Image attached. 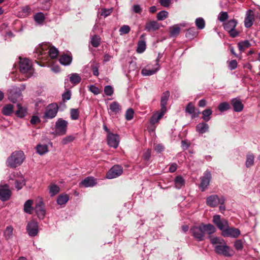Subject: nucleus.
<instances>
[{
  "label": "nucleus",
  "mask_w": 260,
  "mask_h": 260,
  "mask_svg": "<svg viewBox=\"0 0 260 260\" xmlns=\"http://www.w3.org/2000/svg\"><path fill=\"white\" fill-rule=\"evenodd\" d=\"M216 232L215 227L211 224L201 223L199 225L191 227L189 232L191 235L198 241H202L205 239V233L209 235Z\"/></svg>",
  "instance_id": "f257e3e1"
},
{
  "label": "nucleus",
  "mask_w": 260,
  "mask_h": 260,
  "mask_svg": "<svg viewBox=\"0 0 260 260\" xmlns=\"http://www.w3.org/2000/svg\"><path fill=\"white\" fill-rule=\"evenodd\" d=\"M25 155L22 151H16L13 152L7 158V166L11 168H16L19 166L24 161Z\"/></svg>",
  "instance_id": "f03ea898"
},
{
  "label": "nucleus",
  "mask_w": 260,
  "mask_h": 260,
  "mask_svg": "<svg viewBox=\"0 0 260 260\" xmlns=\"http://www.w3.org/2000/svg\"><path fill=\"white\" fill-rule=\"evenodd\" d=\"M20 72L25 74L27 78L34 75V69L32 67V63L27 58H20L19 61Z\"/></svg>",
  "instance_id": "7ed1b4c3"
},
{
  "label": "nucleus",
  "mask_w": 260,
  "mask_h": 260,
  "mask_svg": "<svg viewBox=\"0 0 260 260\" xmlns=\"http://www.w3.org/2000/svg\"><path fill=\"white\" fill-rule=\"evenodd\" d=\"M214 250L217 254L225 257H231L234 254L233 250L225 244L224 241V244L215 245Z\"/></svg>",
  "instance_id": "20e7f679"
},
{
  "label": "nucleus",
  "mask_w": 260,
  "mask_h": 260,
  "mask_svg": "<svg viewBox=\"0 0 260 260\" xmlns=\"http://www.w3.org/2000/svg\"><path fill=\"white\" fill-rule=\"evenodd\" d=\"M225 198L223 196L212 194L207 198L206 203L210 207H216L219 204H224Z\"/></svg>",
  "instance_id": "39448f33"
},
{
  "label": "nucleus",
  "mask_w": 260,
  "mask_h": 260,
  "mask_svg": "<svg viewBox=\"0 0 260 260\" xmlns=\"http://www.w3.org/2000/svg\"><path fill=\"white\" fill-rule=\"evenodd\" d=\"M237 24V20L232 19L225 23L223 25L224 29L228 32L230 36L233 38H235L239 35V32L235 29Z\"/></svg>",
  "instance_id": "423d86ee"
},
{
  "label": "nucleus",
  "mask_w": 260,
  "mask_h": 260,
  "mask_svg": "<svg viewBox=\"0 0 260 260\" xmlns=\"http://www.w3.org/2000/svg\"><path fill=\"white\" fill-rule=\"evenodd\" d=\"M68 122L67 121L59 118L55 123V132L58 135H65L67 132Z\"/></svg>",
  "instance_id": "0eeeda50"
},
{
  "label": "nucleus",
  "mask_w": 260,
  "mask_h": 260,
  "mask_svg": "<svg viewBox=\"0 0 260 260\" xmlns=\"http://www.w3.org/2000/svg\"><path fill=\"white\" fill-rule=\"evenodd\" d=\"M159 63L154 64V65L148 64L141 70V74L143 76L153 75L159 71Z\"/></svg>",
  "instance_id": "6e6552de"
},
{
  "label": "nucleus",
  "mask_w": 260,
  "mask_h": 260,
  "mask_svg": "<svg viewBox=\"0 0 260 260\" xmlns=\"http://www.w3.org/2000/svg\"><path fill=\"white\" fill-rule=\"evenodd\" d=\"M26 230L30 237L37 236L39 232V224L37 221L32 220L29 221L26 225Z\"/></svg>",
  "instance_id": "1a4fd4ad"
},
{
  "label": "nucleus",
  "mask_w": 260,
  "mask_h": 260,
  "mask_svg": "<svg viewBox=\"0 0 260 260\" xmlns=\"http://www.w3.org/2000/svg\"><path fill=\"white\" fill-rule=\"evenodd\" d=\"M58 107L56 104L52 103L49 104L46 107L44 114V117L48 119L54 118L58 112Z\"/></svg>",
  "instance_id": "9d476101"
},
{
  "label": "nucleus",
  "mask_w": 260,
  "mask_h": 260,
  "mask_svg": "<svg viewBox=\"0 0 260 260\" xmlns=\"http://www.w3.org/2000/svg\"><path fill=\"white\" fill-rule=\"evenodd\" d=\"M211 179V174L209 170H206L204 175L201 177V183L200 187L202 191H205L209 185Z\"/></svg>",
  "instance_id": "9b49d317"
},
{
  "label": "nucleus",
  "mask_w": 260,
  "mask_h": 260,
  "mask_svg": "<svg viewBox=\"0 0 260 260\" xmlns=\"http://www.w3.org/2000/svg\"><path fill=\"white\" fill-rule=\"evenodd\" d=\"M35 212L38 218L43 219L46 215V210L45 208V204L42 199L37 201L35 206Z\"/></svg>",
  "instance_id": "f8f14e48"
},
{
  "label": "nucleus",
  "mask_w": 260,
  "mask_h": 260,
  "mask_svg": "<svg viewBox=\"0 0 260 260\" xmlns=\"http://www.w3.org/2000/svg\"><path fill=\"white\" fill-rule=\"evenodd\" d=\"M123 172L122 168L119 165H115L107 172L106 176L108 179H113L118 177Z\"/></svg>",
  "instance_id": "ddd939ff"
},
{
  "label": "nucleus",
  "mask_w": 260,
  "mask_h": 260,
  "mask_svg": "<svg viewBox=\"0 0 260 260\" xmlns=\"http://www.w3.org/2000/svg\"><path fill=\"white\" fill-rule=\"evenodd\" d=\"M11 196V191L9 186L7 184H0V200L3 202L7 201L9 200Z\"/></svg>",
  "instance_id": "4468645a"
},
{
  "label": "nucleus",
  "mask_w": 260,
  "mask_h": 260,
  "mask_svg": "<svg viewBox=\"0 0 260 260\" xmlns=\"http://www.w3.org/2000/svg\"><path fill=\"white\" fill-rule=\"evenodd\" d=\"M241 234V232L239 229L235 228H225L223 230L222 235L223 236L225 237H231L233 238H236L238 237Z\"/></svg>",
  "instance_id": "2eb2a0df"
},
{
  "label": "nucleus",
  "mask_w": 260,
  "mask_h": 260,
  "mask_svg": "<svg viewBox=\"0 0 260 260\" xmlns=\"http://www.w3.org/2000/svg\"><path fill=\"white\" fill-rule=\"evenodd\" d=\"M51 45L49 43H45L40 45L36 50V54L37 55V58L41 59L43 58V55H46L47 53V50H49Z\"/></svg>",
  "instance_id": "dca6fc26"
},
{
  "label": "nucleus",
  "mask_w": 260,
  "mask_h": 260,
  "mask_svg": "<svg viewBox=\"0 0 260 260\" xmlns=\"http://www.w3.org/2000/svg\"><path fill=\"white\" fill-rule=\"evenodd\" d=\"M21 96V92L18 91L17 87H13L9 91L8 99L10 101L13 103H15L18 101V99H20Z\"/></svg>",
  "instance_id": "f3484780"
},
{
  "label": "nucleus",
  "mask_w": 260,
  "mask_h": 260,
  "mask_svg": "<svg viewBox=\"0 0 260 260\" xmlns=\"http://www.w3.org/2000/svg\"><path fill=\"white\" fill-rule=\"evenodd\" d=\"M107 140L108 145L114 148H116L119 145V138L117 134H110L107 135Z\"/></svg>",
  "instance_id": "a211bd4d"
},
{
  "label": "nucleus",
  "mask_w": 260,
  "mask_h": 260,
  "mask_svg": "<svg viewBox=\"0 0 260 260\" xmlns=\"http://www.w3.org/2000/svg\"><path fill=\"white\" fill-rule=\"evenodd\" d=\"M254 20V14L252 10H249L246 12L244 20V25L246 28L250 27L253 23Z\"/></svg>",
  "instance_id": "6ab92c4d"
},
{
  "label": "nucleus",
  "mask_w": 260,
  "mask_h": 260,
  "mask_svg": "<svg viewBox=\"0 0 260 260\" xmlns=\"http://www.w3.org/2000/svg\"><path fill=\"white\" fill-rule=\"evenodd\" d=\"M166 112L167 110L160 108V110L156 111L152 115L150 118V123L152 124H154L158 122V121L163 117Z\"/></svg>",
  "instance_id": "aec40b11"
},
{
  "label": "nucleus",
  "mask_w": 260,
  "mask_h": 260,
  "mask_svg": "<svg viewBox=\"0 0 260 260\" xmlns=\"http://www.w3.org/2000/svg\"><path fill=\"white\" fill-rule=\"evenodd\" d=\"M96 180L92 177H87L80 183V186L91 187L96 184Z\"/></svg>",
  "instance_id": "412c9836"
},
{
  "label": "nucleus",
  "mask_w": 260,
  "mask_h": 260,
  "mask_svg": "<svg viewBox=\"0 0 260 260\" xmlns=\"http://www.w3.org/2000/svg\"><path fill=\"white\" fill-rule=\"evenodd\" d=\"M160 27L159 23L155 20H151L147 22L145 26V29L148 32L154 31L158 30Z\"/></svg>",
  "instance_id": "4be33fe9"
},
{
  "label": "nucleus",
  "mask_w": 260,
  "mask_h": 260,
  "mask_svg": "<svg viewBox=\"0 0 260 260\" xmlns=\"http://www.w3.org/2000/svg\"><path fill=\"white\" fill-rule=\"evenodd\" d=\"M185 112L191 115L192 118L199 116L200 112L197 110L192 103H189L185 108Z\"/></svg>",
  "instance_id": "5701e85b"
},
{
  "label": "nucleus",
  "mask_w": 260,
  "mask_h": 260,
  "mask_svg": "<svg viewBox=\"0 0 260 260\" xmlns=\"http://www.w3.org/2000/svg\"><path fill=\"white\" fill-rule=\"evenodd\" d=\"M232 105L235 112H239L243 110L244 105L239 99H233L231 101Z\"/></svg>",
  "instance_id": "b1692460"
},
{
  "label": "nucleus",
  "mask_w": 260,
  "mask_h": 260,
  "mask_svg": "<svg viewBox=\"0 0 260 260\" xmlns=\"http://www.w3.org/2000/svg\"><path fill=\"white\" fill-rule=\"evenodd\" d=\"M170 94L169 91H166L162 93L160 99L161 109L167 110L166 105L170 97Z\"/></svg>",
  "instance_id": "393cba45"
},
{
  "label": "nucleus",
  "mask_w": 260,
  "mask_h": 260,
  "mask_svg": "<svg viewBox=\"0 0 260 260\" xmlns=\"http://www.w3.org/2000/svg\"><path fill=\"white\" fill-rule=\"evenodd\" d=\"M110 113H114L117 114L121 110V107L117 102H113L109 105Z\"/></svg>",
  "instance_id": "a878e982"
},
{
  "label": "nucleus",
  "mask_w": 260,
  "mask_h": 260,
  "mask_svg": "<svg viewBox=\"0 0 260 260\" xmlns=\"http://www.w3.org/2000/svg\"><path fill=\"white\" fill-rule=\"evenodd\" d=\"M89 67L92 72V74L94 76H98L99 75V69L100 64L95 60H91L89 63Z\"/></svg>",
  "instance_id": "bb28decb"
},
{
  "label": "nucleus",
  "mask_w": 260,
  "mask_h": 260,
  "mask_svg": "<svg viewBox=\"0 0 260 260\" xmlns=\"http://www.w3.org/2000/svg\"><path fill=\"white\" fill-rule=\"evenodd\" d=\"M14 229L12 225L6 227L4 232V236L6 240L8 241L12 239L13 236Z\"/></svg>",
  "instance_id": "cd10ccee"
},
{
  "label": "nucleus",
  "mask_w": 260,
  "mask_h": 260,
  "mask_svg": "<svg viewBox=\"0 0 260 260\" xmlns=\"http://www.w3.org/2000/svg\"><path fill=\"white\" fill-rule=\"evenodd\" d=\"M72 61V57L70 55L63 54L59 58V62L64 66L70 65Z\"/></svg>",
  "instance_id": "c85d7f7f"
},
{
  "label": "nucleus",
  "mask_w": 260,
  "mask_h": 260,
  "mask_svg": "<svg viewBox=\"0 0 260 260\" xmlns=\"http://www.w3.org/2000/svg\"><path fill=\"white\" fill-rule=\"evenodd\" d=\"M17 110L16 111V115L19 118H23L27 113V109L22 107L21 104H17Z\"/></svg>",
  "instance_id": "c756f323"
},
{
  "label": "nucleus",
  "mask_w": 260,
  "mask_h": 260,
  "mask_svg": "<svg viewBox=\"0 0 260 260\" xmlns=\"http://www.w3.org/2000/svg\"><path fill=\"white\" fill-rule=\"evenodd\" d=\"M208 124L205 122H201L196 126V131L200 134H204L208 131Z\"/></svg>",
  "instance_id": "7c9ffc66"
},
{
  "label": "nucleus",
  "mask_w": 260,
  "mask_h": 260,
  "mask_svg": "<svg viewBox=\"0 0 260 260\" xmlns=\"http://www.w3.org/2000/svg\"><path fill=\"white\" fill-rule=\"evenodd\" d=\"M36 149L37 152L41 155L48 152V147L46 144H39L37 145Z\"/></svg>",
  "instance_id": "2f4dec72"
},
{
  "label": "nucleus",
  "mask_w": 260,
  "mask_h": 260,
  "mask_svg": "<svg viewBox=\"0 0 260 260\" xmlns=\"http://www.w3.org/2000/svg\"><path fill=\"white\" fill-rule=\"evenodd\" d=\"M238 47L240 52H243L244 50L251 46V43L248 40H245L240 42L238 43Z\"/></svg>",
  "instance_id": "473e14b6"
},
{
  "label": "nucleus",
  "mask_w": 260,
  "mask_h": 260,
  "mask_svg": "<svg viewBox=\"0 0 260 260\" xmlns=\"http://www.w3.org/2000/svg\"><path fill=\"white\" fill-rule=\"evenodd\" d=\"M175 186L177 189H180L185 184V180L181 176H177L174 180Z\"/></svg>",
  "instance_id": "72a5a7b5"
},
{
  "label": "nucleus",
  "mask_w": 260,
  "mask_h": 260,
  "mask_svg": "<svg viewBox=\"0 0 260 260\" xmlns=\"http://www.w3.org/2000/svg\"><path fill=\"white\" fill-rule=\"evenodd\" d=\"M33 204V201L32 200H27L24 204V211L28 214H31L32 211V205Z\"/></svg>",
  "instance_id": "f704fd0d"
},
{
  "label": "nucleus",
  "mask_w": 260,
  "mask_h": 260,
  "mask_svg": "<svg viewBox=\"0 0 260 260\" xmlns=\"http://www.w3.org/2000/svg\"><path fill=\"white\" fill-rule=\"evenodd\" d=\"M35 22L38 24L41 25L43 23L45 17L42 12H38L36 13L34 16Z\"/></svg>",
  "instance_id": "c9c22d12"
},
{
  "label": "nucleus",
  "mask_w": 260,
  "mask_h": 260,
  "mask_svg": "<svg viewBox=\"0 0 260 260\" xmlns=\"http://www.w3.org/2000/svg\"><path fill=\"white\" fill-rule=\"evenodd\" d=\"M69 76L70 82L74 85L78 84L81 80V77L77 73H72Z\"/></svg>",
  "instance_id": "e433bc0d"
},
{
  "label": "nucleus",
  "mask_w": 260,
  "mask_h": 260,
  "mask_svg": "<svg viewBox=\"0 0 260 260\" xmlns=\"http://www.w3.org/2000/svg\"><path fill=\"white\" fill-rule=\"evenodd\" d=\"M69 200V197L67 194H61L57 199V203L58 205H63L66 204Z\"/></svg>",
  "instance_id": "4c0bfd02"
},
{
  "label": "nucleus",
  "mask_w": 260,
  "mask_h": 260,
  "mask_svg": "<svg viewBox=\"0 0 260 260\" xmlns=\"http://www.w3.org/2000/svg\"><path fill=\"white\" fill-rule=\"evenodd\" d=\"M254 156L252 153H248L246 155V160L245 166L247 168H250L254 164Z\"/></svg>",
  "instance_id": "58836bf2"
},
{
  "label": "nucleus",
  "mask_w": 260,
  "mask_h": 260,
  "mask_svg": "<svg viewBox=\"0 0 260 260\" xmlns=\"http://www.w3.org/2000/svg\"><path fill=\"white\" fill-rule=\"evenodd\" d=\"M101 43V38L98 35H94L90 38V43L91 45L95 48L98 47Z\"/></svg>",
  "instance_id": "ea45409f"
},
{
  "label": "nucleus",
  "mask_w": 260,
  "mask_h": 260,
  "mask_svg": "<svg viewBox=\"0 0 260 260\" xmlns=\"http://www.w3.org/2000/svg\"><path fill=\"white\" fill-rule=\"evenodd\" d=\"M209 238L210 240L211 243L213 245H220L224 244V240L222 238L210 235L209 236Z\"/></svg>",
  "instance_id": "a19ab883"
},
{
  "label": "nucleus",
  "mask_w": 260,
  "mask_h": 260,
  "mask_svg": "<svg viewBox=\"0 0 260 260\" xmlns=\"http://www.w3.org/2000/svg\"><path fill=\"white\" fill-rule=\"evenodd\" d=\"M25 185V179L22 177L19 179H17L15 181V186L16 188L19 190L22 188Z\"/></svg>",
  "instance_id": "79ce46f5"
},
{
  "label": "nucleus",
  "mask_w": 260,
  "mask_h": 260,
  "mask_svg": "<svg viewBox=\"0 0 260 260\" xmlns=\"http://www.w3.org/2000/svg\"><path fill=\"white\" fill-rule=\"evenodd\" d=\"M212 114V111L210 109H207L203 111V119L206 122L209 121L211 119V115Z\"/></svg>",
  "instance_id": "37998d69"
},
{
  "label": "nucleus",
  "mask_w": 260,
  "mask_h": 260,
  "mask_svg": "<svg viewBox=\"0 0 260 260\" xmlns=\"http://www.w3.org/2000/svg\"><path fill=\"white\" fill-rule=\"evenodd\" d=\"M58 50L57 48L54 47V46H52L49 49V50L47 52V53L46 55H49L51 58H55L58 56Z\"/></svg>",
  "instance_id": "c03bdc74"
},
{
  "label": "nucleus",
  "mask_w": 260,
  "mask_h": 260,
  "mask_svg": "<svg viewBox=\"0 0 260 260\" xmlns=\"http://www.w3.org/2000/svg\"><path fill=\"white\" fill-rule=\"evenodd\" d=\"M13 111V106L11 104H8L3 107L2 112L5 115L9 116Z\"/></svg>",
  "instance_id": "a18cd8bd"
},
{
  "label": "nucleus",
  "mask_w": 260,
  "mask_h": 260,
  "mask_svg": "<svg viewBox=\"0 0 260 260\" xmlns=\"http://www.w3.org/2000/svg\"><path fill=\"white\" fill-rule=\"evenodd\" d=\"M195 24L199 29H203L205 27V21L202 17H199L196 19Z\"/></svg>",
  "instance_id": "49530a36"
},
{
  "label": "nucleus",
  "mask_w": 260,
  "mask_h": 260,
  "mask_svg": "<svg viewBox=\"0 0 260 260\" xmlns=\"http://www.w3.org/2000/svg\"><path fill=\"white\" fill-rule=\"evenodd\" d=\"M146 42L144 40H140L138 43L137 52L139 53H143L146 49Z\"/></svg>",
  "instance_id": "de8ad7c7"
},
{
  "label": "nucleus",
  "mask_w": 260,
  "mask_h": 260,
  "mask_svg": "<svg viewBox=\"0 0 260 260\" xmlns=\"http://www.w3.org/2000/svg\"><path fill=\"white\" fill-rule=\"evenodd\" d=\"M49 189L50 196H54L59 192L60 188L57 185L53 184L49 186Z\"/></svg>",
  "instance_id": "09e8293b"
},
{
  "label": "nucleus",
  "mask_w": 260,
  "mask_h": 260,
  "mask_svg": "<svg viewBox=\"0 0 260 260\" xmlns=\"http://www.w3.org/2000/svg\"><path fill=\"white\" fill-rule=\"evenodd\" d=\"M168 14L169 13L167 11H161L157 14V19L159 21L164 20L168 17Z\"/></svg>",
  "instance_id": "8fccbe9b"
},
{
  "label": "nucleus",
  "mask_w": 260,
  "mask_h": 260,
  "mask_svg": "<svg viewBox=\"0 0 260 260\" xmlns=\"http://www.w3.org/2000/svg\"><path fill=\"white\" fill-rule=\"evenodd\" d=\"M198 35V32L196 31L195 27H192L189 28L186 33V36L187 38H189L190 39L193 38L194 37Z\"/></svg>",
  "instance_id": "3c124183"
},
{
  "label": "nucleus",
  "mask_w": 260,
  "mask_h": 260,
  "mask_svg": "<svg viewBox=\"0 0 260 260\" xmlns=\"http://www.w3.org/2000/svg\"><path fill=\"white\" fill-rule=\"evenodd\" d=\"M180 31V28L178 25H174L170 30V36L176 37L177 36Z\"/></svg>",
  "instance_id": "603ef678"
},
{
  "label": "nucleus",
  "mask_w": 260,
  "mask_h": 260,
  "mask_svg": "<svg viewBox=\"0 0 260 260\" xmlns=\"http://www.w3.org/2000/svg\"><path fill=\"white\" fill-rule=\"evenodd\" d=\"M230 109V105L227 102H222L218 106V110L220 112H223Z\"/></svg>",
  "instance_id": "864d4df0"
},
{
  "label": "nucleus",
  "mask_w": 260,
  "mask_h": 260,
  "mask_svg": "<svg viewBox=\"0 0 260 260\" xmlns=\"http://www.w3.org/2000/svg\"><path fill=\"white\" fill-rule=\"evenodd\" d=\"M217 226L222 232L223 230L225 228H228L229 226L228 221L226 219H223L219 222V224L217 225Z\"/></svg>",
  "instance_id": "5fc2aeb1"
},
{
  "label": "nucleus",
  "mask_w": 260,
  "mask_h": 260,
  "mask_svg": "<svg viewBox=\"0 0 260 260\" xmlns=\"http://www.w3.org/2000/svg\"><path fill=\"white\" fill-rule=\"evenodd\" d=\"M134 111L132 108L128 109L125 113V119L127 120H131L134 117Z\"/></svg>",
  "instance_id": "6e6d98bb"
},
{
  "label": "nucleus",
  "mask_w": 260,
  "mask_h": 260,
  "mask_svg": "<svg viewBox=\"0 0 260 260\" xmlns=\"http://www.w3.org/2000/svg\"><path fill=\"white\" fill-rule=\"evenodd\" d=\"M129 72L131 73L132 72H134V75L137 74V63L135 61H131L129 65Z\"/></svg>",
  "instance_id": "4d7b16f0"
},
{
  "label": "nucleus",
  "mask_w": 260,
  "mask_h": 260,
  "mask_svg": "<svg viewBox=\"0 0 260 260\" xmlns=\"http://www.w3.org/2000/svg\"><path fill=\"white\" fill-rule=\"evenodd\" d=\"M131 30L130 27L127 25H122L119 29L120 35L127 34Z\"/></svg>",
  "instance_id": "13d9d810"
},
{
  "label": "nucleus",
  "mask_w": 260,
  "mask_h": 260,
  "mask_svg": "<svg viewBox=\"0 0 260 260\" xmlns=\"http://www.w3.org/2000/svg\"><path fill=\"white\" fill-rule=\"evenodd\" d=\"M234 246L237 250H242L243 248V243L242 241L240 239L236 240L234 242Z\"/></svg>",
  "instance_id": "bf43d9fd"
},
{
  "label": "nucleus",
  "mask_w": 260,
  "mask_h": 260,
  "mask_svg": "<svg viewBox=\"0 0 260 260\" xmlns=\"http://www.w3.org/2000/svg\"><path fill=\"white\" fill-rule=\"evenodd\" d=\"M113 88L110 85H106L104 87V93L108 96H111L113 94Z\"/></svg>",
  "instance_id": "052dcab7"
},
{
  "label": "nucleus",
  "mask_w": 260,
  "mask_h": 260,
  "mask_svg": "<svg viewBox=\"0 0 260 260\" xmlns=\"http://www.w3.org/2000/svg\"><path fill=\"white\" fill-rule=\"evenodd\" d=\"M75 137L73 136L69 135L62 139L61 143L63 145H67L68 143L73 141Z\"/></svg>",
  "instance_id": "680f3d73"
},
{
  "label": "nucleus",
  "mask_w": 260,
  "mask_h": 260,
  "mask_svg": "<svg viewBox=\"0 0 260 260\" xmlns=\"http://www.w3.org/2000/svg\"><path fill=\"white\" fill-rule=\"evenodd\" d=\"M70 114L72 120H77L79 117V111L77 109H72Z\"/></svg>",
  "instance_id": "e2e57ef3"
},
{
  "label": "nucleus",
  "mask_w": 260,
  "mask_h": 260,
  "mask_svg": "<svg viewBox=\"0 0 260 260\" xmlns=\"http://www.w3.org/2000/svg\"><path fill=\"white\" fill-rule=\"evenodd\" d=\"M229 17V15L226 12H221L219 13L218 19L221 22L225 21Z\"/></svg>",
  "instance_id": "0e129e2a"
},
{
  "label": "nucleus",
  "mask_w": 260,
  "mask_h": 260,
  "mask_svg": "<svg viewBox=\"0 0 260 260\" xmlns=\"http://www.w3.org/2000/svg\"><path fill=\"white\" fill-rule=\"evenodd\" d=\"M132 10L134 12L137 14H140L142 12V8L140 5L138 4L134 5L132 7Z\"/></svg>",
  "instance_id": "69168bd1"
},
{
  "label": "nucleus",
  "mask_w": 260,
  "mask_h": 260,
  "mask_svg": "<svg viewBox=\"0 0 260 260\" xmlns=\"http://www.w3.org/2000/svg\"><path fill=\"white\" fill-rule=\"evenodd\" d=\"M89 90L95 95H98L100 93L99 88L93 85H91L89 87Z\"/></svg>",
  "instance_id": "338daca9"
},
{
  "label": "nucleus",
  "mask_w": 260,
  "mask_h": 260,
  "mask_svg": "<svg viewBox=\"0 0 260 260\" xmlns=\"http://www.w3.org/2000/svg\"><path fill=\"white\" fill-rule=\"evenodd\" d=\"M172 0H159V3L162 7L168 8L171 4Z\"/></svg>",
  "instance_id": "774afa93"
}]
</instances>
